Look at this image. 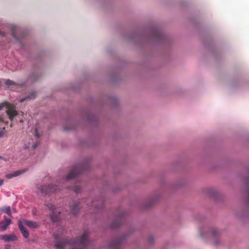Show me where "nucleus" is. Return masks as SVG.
<instances>
[{"label": "nucleus", "instance_id": "obj_1", "mask_svg": "<svg viewBox=\"0 0 249 249\" xmlns=\"http://www.w3.org/2000/svg\"><path fill=\"white\" fill-rule=\"evenodd\" d=\"M89 232L85 231L82 236L76 239L74 242L70 241L67 239L59 240L57 234H55L54 237L55 239V246L57 249H63L67 244L71 245H78L82 247H85L90 244V241L88 239Z\"/></svg>", "mask_w": 249, "mask_h": 249}, {"label": "nucleus", "instance_id": "obj_2", "mask_svg": "<svg viewBox=\"0 0 249 249\" xmlns=\"http://www.w3.org/2000/svg\"><path fill=\"white\" fill-rule=\"evenodd\" d=\"M6 108V112L11 121H13L14 117L18 115V112L16 110V107L13 104L5 103Z\"/></svg>", "mask_w": 249, "mask_h": 249}, {"label": "nucleus", "instance_id": "obj_3", "mask_svg": "<svg viewBox=\"0 0 249 249\" xmlns=\"http://www.w3.org/2000/svg\"><path fill=\"white\" fill-rule=\"evenodd\" d=\"M47 206L50 210L52 211V213L50 214L52 221L53 222L58 221L60 218V211L56 209L54 206L52 204H48Z\"/></svg>", "mask_w": 249, "mask_h": 249}, {"label": "nucleus", "instance_id": "obj_4", "mask_svg": "<svg viewBox=\"0 0 249 249\" xmlns=\"http://www.w3.org/2000/svg\"><path fill=\"white\" fill-rule=\"evenodd\" d=\"M82 172L80 165H74L69 174L66 177V179L68 180L75 178L79 174Z\"/></svg>", "mask_w": 249, "mask_h": 249}, {"label": "nucleus", "instance_id": "obj_5", "mask_svg": "<svg viewBox=\"0 0 249 249\" xmlns=\"http://www.w3.org/2000/svg\"><path fill=\"white\" fill-rule=\"evenodd\" d=\"M57 189V187L54 185L42 186L40 188V192L42 194L47 195L50 193L56 192Z\"/></svg>", "mask_w": 249, "mask_h": 249}, {"label": "nucleus", "instance_id": "obj_6", "mask_svg": "<svg viewBox=\"0 0 249 249\" xmlns=\"http://www.w3.org/2000/svg\"><path fill=\"white\" fill-rule=\"evenodd\" d=\"M18 239V237L15 233L0 235V240H4L6 242L16 241Z\"/></svg>", "mask_w": 249, "mask_h": 249}, {"label": "nucleus", "instance_id": "obj_7", "mask_svg": "<svg viewBox=\"0 0 249 249\" xmlns=\"http://www.w3.org/2000/svg\"><path fill=\"white\" fill-rule=\"evenodd\" d=\"M11 223L12 220L11 219L4 216V220L0 222V229L2 231H5Z\"/></svg>", "mask_w": 249, "mask_h": 249}, {"label": "nucleus", "instance_id": "obj_8", "mask_svg": "<svg viewBox=\"0 0 249 249\" xmlns=\"http://www.w3.org/2000/svg\"><path fill=\"white\" fill-rule=\"evenodd\" d=\"M81 203L79 202H74L71 206V212L72 214L76 215L78 213Z\"/></svg>", "mask_w": 249, "mask_h": 249}, {"label": "nucleus", "instance_id": "obj_9", "mask_svg": "<svg viewBox=\"0 0 249 249\" xmlns=\"http://www.w3.org/2000/svg\"><path fill=\"white\" fill-rule=\"evenodd\" d=\"M18 228L22 233L23 236L25 238H27L29 237V233L28 231L25 228L22 224V222L21 220H19L18 222Z\"/></svg>", "mask_w": 249, "mask_h": 249}, {"label": "nucleus", "instance_id": "obj_10", "mask_svg": "<svg viewBox=\"0 0 249 249\" xmlns=\"http://www.w3.org/2000/svg\"><path fill=\"white\" fill-rule=\"evenodd\" d=\"M21 221L22 222L23 225L25 224L27 226L32 229L37 228L39 227V224L36 222L29 221L27 220H23Z\"/></svg>", "mask_w": 249, "mask_h": 249}, {"label": "nucleus", "instance_id": "obj_11", "mask_svg": "<svg viewBox=\"0 0 249 249\" xmlns=\"http://www.w3.org/2000/svg\"><path fill=\"white\" fill-rule=\"evenodd\" d=\"M122 241V239L113 241L110 243V246L114 249H120V246Z\"/></svg>", "mask_w": 249, "mask_h": 249}, {"label": "nucleus", "instance_id": "obj_12", "mask_svg": "<svg viewBox=\"0 0 249 249\" xmlns=\"http://www.w3.org/2000/svg\"><path fill=\"white\" fill-rule=\"evenodd\" d=\"M122 223L121 219L119 218L116 219L111 225L112 229H116L120 227Z\"/></svg>", "mask_w": 249, "mask_h": 249}, {"label": "nucleus", "instance_id": "obj_13", "mask_svg": "<svg viewBox=\"0 0 249 249\" xmlns=\"http://www.w3.org/2000/svg\"><path fill=\"white\" fill-rule=\"evenodd\" d=\"M23 172H24L17 171V172H14L13 173H10V174H6L5 175V177L7 178L10 179V178H12L13 177L18 176H19V175H20L21 173H22Z\"/></svg>", "mask_w": 249, "mask_h": 249}, {"label": "nucleus", "instance_id": "obj_14", "mask_svg": "<svg viewBox=\"0 0 249 249\" xmlns=\"http://www.w3.org/2000/svg\"><path fill=\"white\" fill-rule=\"evenodd\" d=\"M5 84L8 87H10L11 86H17L19 85V84H18L14 81H13L9 79L6 80L5 82Z\"/></svg>", "mask_w": 249, "mask_h": 249}, {"label": "nucleus", "instance_id": "obj_15", "mask_svg": "<svg viewBox=\"0 0 249 249\" xmlns=\"http://www.w3.org/2000/svg\"><path fill=\"white\" fill-rule=\"evenodd\" d=\"M36 96V94L35 92L31 93L30 94V95L29 96H28V97H27L26 98L21 99L20 100V102H23L27 99H33L35 98Z\"/></svg>", "mask_w": 249, "mask_h": 249}, {"label": "nucleus", "instance_id": "obj_16", "mask_svg": "<svg viewBox=\"0 0 249 249\" xmlns=\"http://www.w3.org/2000/svg\"><path fill=\"white\" fill-rule=\"evenodd\" d=\"M4 123L6 125L8 124V121L6 116L4 115L0 116V124Z\"/></svg>", "mask_w": 249, "mask_h": 249}, {"label": "nucleus", "instance_id": "obj_17", "mask_svg": "<svg viewBox=\"0 0 249 249\" xmlns=\"http://www.w3.org/2000/svg\"><path fill=\"white\" fill-rule=\"evenodd\" d=\"M1 210L3 213H7L9 215L11 214V209L10 207H4Z\"/></svg>", "mask_w": 249, "mask_h": 249}, {"label": "nucleus", "instance_id": "obj_18", "mask_svg": "<svg viewBox=\"0 0 249 249\" xmlns=\"http://www.w3.org/2000/svg\"><path fill=\"white\" fill-rule=\"evenodd\" d=\"M6 133V129L5 127L0 128V138H2L4 136Z\"/></svg>", "mask_w": 249, "mask_h": 249}, {"label": "nucleus", "instance_id": "obj_19", "mask_svg": "<svg viewBox=\"0 0 249 249\" xmlns=\"http://www.w3.org/2000/svg\"><path fill=\"white\" fill-rule=\"evenodd\" d=\"M73 190L75 193H78L81 191V187L79 186H75L73 187Z\"/></svg>", "mask_w": 249, "mask_h": 249}, {"label": "nucleus", "instance_id": "obj_20", "mask_svg": "<svg viewBox=\"0 0 249 249\" xmlns=\"http://www.w3.org/2000/svg\"><path fill=\"white\" fill-rule=\"evenodd\" d=\"M16 27L15 26L12 27V35L14 37H16Z\"/></svg>", "mask_w": 249, "mask_h": 249}, {"label": "nucleus", "instance_id": "obj_21", "mask_svg": "<svg viewBox=\"0 0 249 249\" xmlns=\"http://www.w3.org/2000/svg\"><path fill=\"white\" fill-rule=\"evenodd\" d=\"M4 106H5V103L0 104V110H1Z\"/></svg>", "mask_w": 249, "mask_h": 249}, {"label": "nucleus", "instance_id": "obj_22", "mask_svg": "<svg viewBox=\"0 0 249 249\" xmlns=\"http://www.w3.org/2000/svg\"><path fill=\"white\" fill-rule=\"evenodd\" d=\"M35 133H36V136L37 138H39V135L38 134V133L37 132V129H36V131H35Z\"/></svg>", "mask_w": 249, "mask_h": 249}, {"label": "nucleus", "instance_id": "obj_23", "mask_svg": "<svg viewBox=\"0 0 249 249\" xmlns=\"http://www.w3.org/2000/svg\"><path fill=\"white\" fill-rule=\"evenodd\" d=\"M5 249H12V248L10 245H7L5 247Z\"/></svg>", "mask_w": 249, "mask_h": 249}, {"label": "nucleus", "instance_id": "obj_24", "mask_svg": "<svg viewBox=\"0 0 249 249\" xmlns=\"http://www.w3.org/2000/svg\"><path fill=\"white\" fill-rule=\"evenodd\" d=\"M3 183V180L0 179V186H1Z\"/></svg>", "mask_w": 249, "mask_h": 249}, {"label": "nucleus", "instance_id": "obj_25", "mask_svg": "<svg viewBox=\"0 0 249 249\" xmlns=\"http://www.w3.org/2000/svg\"><path fill=\"white\" fill-rule=\"evenodd\" d=\"M95 204V202H92V206H93Z\"/></svg>", "mask_w": 249, "mask_h": 249}, {"label": "nucleus", "instance_id": "obj_26", "mask_svg": "<svg viewBox=\"0 0 249 249\" xmlns=\"http://www.w3.org/2000/svg\"><path fill=\"white\" fill-rule=\"evenodd\" d=\"M10 126L12 127H13V124L12 123L11 124H10Z\"/></svg>", "mask_w": 249, "mask_h": 249}, {"label": "nucleus", "instance_id": "obj_27", "mask_svg": "<svg viewBox=\"0 0 249 249\" xmlns=\"http://www.w3.org/2000/svg\"><path fill=\"white\" fill-rule=\"evenodd\" d=\"M248 201L249 202V196H248Z\"/></svg>", "mask_w": 249, "mask_h": 249}, {"label": "nucleus", "instance_id": "obj_28", "mask_svg": "<svg viewBox=\"0 0 249 249\" xmlns=\"http://www.w3.org/2000/svg\"><path fill=\"white\" fill-rule=\"evenodd\" d=\"M20 122L21 123H23V121H22V120H21L20 121Z\"/></svg>", "mask_w": 249, "mask_h": 249}, {"label": "nucleus", "instance_id": "obj_29", "mask_svg": "<svg viewBox=\"0 0 249 249\" xmlns=\"http://www.w3.org/2000/svg\"><path fill=\"white\" fill-rule=\"evenodd\" d=\"M2 159V157L0 156V159Z\"/></svg>", "mask_w": 249, "mask_h": 249}]
</instances>
